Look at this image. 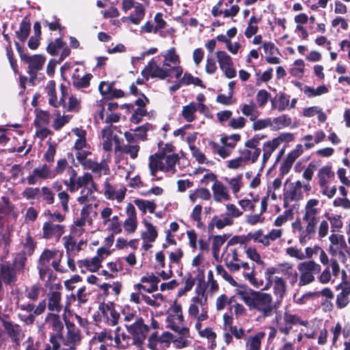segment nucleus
Here are the masks:
<instances>
[{
	"instance_id": "obj_1",
	"label": "nucleus",
	"mask_w": 350,
	"mask_h": 350,
	"mask_svg": "<svg viewBox=\"0 0 350 350\" xmlns=\"http://www.w3.org/2000/svg\"><path fill=\"white\" fill-rule=\"evenodd\" d=\"M321 206L317 199L308 200L303 210L302 220L305 224L303 226L301 221L297 219L292 223L293 232L297 234L299 243L305 245L316 234L317 224L320 221Z\"/></svg>"
},
{
	"instance_id": "obj_2",
	"label": "nucleus",
	"mask_w": 350,
	"mask_h": 350,
	"mask_svg": "<svg viewBox=\"0 0 350 350\" xmlns=\"http://www.w3.org/2000/svg\"><path fill=\"white\" fill-rule=\"evenodd\" d=\"M236 294L250 310L260 313L264 319L272 317L278 308L268 293L241 286L236 290Z\"/></svg>"
},
{
	"instance_id": "obj_3",
	"label": "nucleus",
	"mask_w": 350,
	"mask_h": 350,
	"mask_svg": "<svg viewBox=\"0 0 350 350\" xmlns=\"http://www.w3.org/2000/svg\"><path fill=\"white\" fill-rule=\"evenodd\" d=\"M167 327L180 334H185L188 329L183 325V316L180 304L174 303L168 310L166 318Z\"/></svg>"
},
{
	"instance_id": "obj_4",
	"label": "nucleus",
	"mask_w": 350,
	"mask_h": 350,
	"mask_svg": "<svg viewBox=\"0 0 350 350\" xmlns=\"http://www.w3.org/2000/svg\"><path fill=\"white\" fill-rule=\"evenodd\" d=\"M263 136L255 135L252 138L245 142V148L240 149L239 152L246 163H254L258 159L261 149L258 147L260 141Z\"/></svg>"
},
{
	"instance_id": "obj_5",
	"label": "nucleus",
	"mask_w": 350,
	"mask_h": 350,
	"mask_svg": "<svg viewBox=\"0 0 350 350\" xmlns=\"http://www.w3.org/2000/svg\"><path fill=\"white\" fill-rule=\"evenodd\" d=\"M297 269L300 273L299 286H303L314 281V275L321 271V266L313 260H309L299 263Z\"/></svg>"
},
{
	"instance_id": "obj_6",
	"label": "nucleus",
	"mask_w": 350,
	"mask_h": 350,
	"mask_svg": "<svg viewBox=\"0 0 350 350\" xmlns=\"http://www.w3.org/2000/svg\"><path fill=\"white\" fill-rule=\"evenodd\" d=\"M126 329L131 336L132 345L140 346L145 340L149 331L148 325L144 324L142 318H136L131 325H126Z\"/></svg>"
},
{
	"instance_id": "obj_7",
	"label": "nucleus",
	"mask_w": 350,
	"mask_h": 350,
	"mask_svg": "<svg viewBox=\"0 0 350 350\" xmlns=\"http://www.w3.org/2000/svg\"><path fill=\"white\" fill-rule=\"evenodd\" d=\"M126 188L122 184H113L106 178L103 187V193L106 199L121 203L125 198Z\"/></svg>"
},
{
	"instance_id": "obj_8",
	"label": "nucleus",
	"mask_w": 350,
	"mask_h": 350,
	"mask_svg": "<svg viewBox=\"0 0 350 350\" xmlns=\"http://www.w3.org/2000/svg\"><path fill=\"white\" fill-rule=\"evenodd\" d=\"M98 317L100 322L107 326L114 327L118 325L120 314L115 310L113 304L103 303L98 307Z\"/></svg>"
},
{
	"instance_id": "obj_9",
	"label": "nucleus",
	"mask_w": 350,
	"mask_h": 350,
	"mask_svg": "<svg viewBox=\"0 0 350 350\" xmlns=\"http://www.w3.org/2000/svg\"><path fill=\"white\" fill-rule=\"evenodd\" d=\"M57 254V250H44L40 256L38 263V269L41 280H44L46 278L49 279L53 274L51 269V260Z\"/></svg>"
},
{
	"instance_id": "obj_10",
	"label": "nucleus",
	"mask_w": 350,
	"mask_h": 350,
	"mask_svg": "<svg viewBox=\"0 0 350 350\" xmlns=\"http://www.w3.org/2000/svg\"><path fill=\"white\" fill-rule=\"evenodd\" d=\"M134 8V12L128 16L129 21L135 25H138L143 20L145 15V9L142 4L134 0H122V10L127 12Z\"/></svg>"
},
{
	"instance_id": "obj_11",
	"label": "nucleus",
	"mask_w": 350,
	"mask_h": 350,
	"mask_svg": "<svg viewBox=\"0 0 350 350\" xmlns=\"http://www.w3.org/2000/svg\"><path fill=\"white\" fill-rule=\"evenodd\" d=\"M171 68L160 67L157 62L152 59L142 71V76L148 80L149 77L164 79L170 75Z\"/></svg>"
},
{
	"instance_id": "obj_12",
	"label": "nucleus",
	"mask_w": 350,
	"mask_h": 350,
	"mask_svg": "<svg viewBox=\"0 0 350 350\" xmlns=\"http://www.w3.org/2000/svg\"><path fill=\"white\" fill-rule=\"evenodd\" d=\"M109 254L110 252L106 247H99L96 251V256L90 259H85L80 262L81 267H84L88 270L95 272L99 269L103 260Z\"/></svg>"
},
{
	"instance_id": "obj_13",
	"label": "nucleus",
	"mask_w": 350,
	"mask_h": 350,
	"mask_svg": "<svg viewBox=\"0 0 350 350\" xmlns=\"http://www.w3.org/2000/svg\"><path fill=\"white\" fill-rule=\"evenodd\" d=\"M55 178V172L47 164H43L35 167L32 173L27 176V180L29 185H35L38 180L53 179Z\"/></svg>"
},
{
	"instance_id": "obj_14",
	"label": "nucleus",
	"mask_w": 350,
	"mask_h": 350,
	"mask_svg": "<svg viewBox=\"0 0 350 350\" xmlns=\"http://www.w3.org/2000/svg\"><path fill=\"white\" fill-rule=\"evenodd\" d=\"M283 319L284 325H279V332L284 336H288L290 334L293 325L299 324L307 327L309 324L308 321L302 320L298 315L287 312L284 313Z\"/></svg>"
},
{
	"instance_id": "obj_15",
	"label": "nucleus",
	"mask_w": 350,
	"mask_h": 350,
	"mask_svg": "<svg viewBox=\"0 0 350 350\" xmlns=\"http://www.w3.org/2000/svg\"><path fill=\"white\" fill-rule=\"evenodd\" d=\"M65 325L66 327V334L63 339L64 345H72L77 347L79 345L81 340V334L80 330L75 326V325L67 321L66 317H64Z\"/></svg>"
},
{
	"instance_id": "obj_16",
	"label": "nucleus",
	"mask_w": 350,
	"mask_h": 350,
	"mask_svg": "<svg viewBox=\"0 0 350 350\" xmlns=\"http://www.w3.org/2000/svg\"><path fill=\"white\" fill-rule=\"evenodd\" d=\"M330 245L329 250L333 256H340L345 259L344 250L347 248L345 237L342 234H332L329 237Z\"/></svg>"
},
{
	"instance_id": "obj_17",
	"label": "nucleus",
	"mask_w": 350,
	"mask_h": 350,
	"mask_svg": "<svg viewBox=\"0 0 350 350\" xmlns=\"http://www.w3.org/2000/svg\"><path fill=\"white\" fill-rule=\"evenodd\" d=\"M65 231V226L61 224H56L49 221L43 224L42 237L45 239L55 238L59 240Z\"/></svg>"
},
{
	"instance_id": "obj_18",
	"label": "nucleus",
	"mask_w": 350,
	"mask_h": 350,
	"mask_svg": "<svg viewBox=\"0 0 350 350\" xmlns=\"http://www.w3.org/2000/svg\"><path fill=\"white\" fill-rule=\"evenodd\" d=\"M126 219L123 223V228L128 234H133L137 228V214L135 206L131 203H128L126 207Z\"/></svg>"
},
{
	"instance_id": "obj_19",
	"label": "nucleus",
	"mask_w": 350,
	"mask_h": 350,
	"mask_svg": "<svg viewBox=\"0 0 350 350\" xmlns=\"http://www.w3.org/2000/svg\"><path fill=\"white\" fill-rule=\"evenodd\" d=\"M226 247L223 253L224 261L226 266L232 272L238 271L241 268L239 259L238 250L236 248L228 249Z\"/></svg>"
},
{
	"instance_id": "obj_20",
	"label": "nucleus",
	"mask_w": 350,
	"mask_h": 350,
	"mask_svg": "<svg viewBox=\"0 0 350 350\" xmlns=\"http://www.w3.org/2000/svg\"><path fill=\"white\" fill-rule=\"evenodd\" d=\"M217 58L220 68L224 72L226 77L231 79L236 76V71L232 68L231 57L225 51L217 52Z\"/></svg>"
},
{
	"instance_id": "obj_21",
	"label": "nucleus",
	"mask_w": 350,
	"mask_h": 350,
	"mask_svg": "<svg viewBox=\"0 0 350 350\" xmlns=\"http://www.w3.org/2000/svg\"><path fill=\"white\" fill-rule=\"evenodd\" d=\"M206 302L192 301L189 306L188 314L191 318L198 321H205L208 318L207 310L204 307Z\"/></svg>"
},
{
	"instance_id": "obj_22",
	"label": "nucleus",
	"mask_w": 350,
	"mask_h": 350,
	"mask_svg": "<svg viewBox=\"0 0 350 350\" xmlns=\"http://www.w3.org/2000/svg\"><path fill=\"white\" fill-rule=\"evenodd\" d=\"M336 290L340 292L336 296V304L338 308L342 309L349 303L350 282L343 280L336 286Z\"/></svg>"
},
{
	"instance_id": "obj_23",
	"label": "nucleus",
	"mask_w": 350,
	"mask_h": 350,
	"mask_svg": "<svg viewBox=\"0 0 350 350\" xmlns=\"http://www.w3.org/2000/svg\"><path fill=\"white\" fill-rule=\"evenodd\" d=\"M287 291L286 280L280 276L273 278V293L276 299V304L280 305L284 298Z\"/></svg>"
},
{
	"instance_id": "obj_24",
	"label": "nucleus",
	"mask_w": 350,
	"mask_h": 350,
	"mask_svg": "<svg viewBox=\"0 0 350 350\" xmlns=\"http://www.w3.org/2000/svg\"><path fill=\"white\" fill-rule=\"evenodd\" d=\"M223 3L224 0H219L213 7L211 14L214 17H219L223 15L224 18H233L239 13L240 9L238 5H232L229 9L224 10L222 8Z\"/></svg>"
},
{
	"instance_id": "obj_25",
	"label": "nucleus",
	"mask_w": 350,
	"mask_h": 350,
	"mask_svg": "<svg viewBox=\"0 0 350 350\" xmlns=\"http://www.w3.org/2000/svg\"><path fill=\"white\" fill-rule=\"evenodd\" d=\"M24 62L29 65V73L31 77L36 76L37 72L43 67L45 59L42 55H34L32 56H24Z\"/></svg>"
},
{
	"instance_id": "obj_26",
	"label": "nucleus",
	"mask_w": 350,
	"mask_h": 350,
	"mask_svg": "<svg viewBox=\"0 0 350 350\" xmlns=\"http://www.w3.org/2000/svg\"><path fill=\"white\" fill-rule=\"evenodd\" d=\"M47 308L53 313H59L62 308V295L58 291L49 292L47 295Z\"/></svg>"
},
{
	"instance_id": "obj_27",
	"label": "nucleus",
	"mask_w": 350,
	"mask_h": 350,
	"mask_svg": "<svg viewBox=\"0 0 350 350\" xmlns=\"http://www.w3.org/2000/svg\"><path fill=\"white\" fill-rule=\"evenodd\" d=\"M84 169L90 170L99 177L103 174L109 175L110 174V169L107 159H103L100 163L92 160Z\"/></svg>"
},
{
	"instance_id": "obj_28",
	"label": "nucleus",
	"mask_w": 350,
	"mask_h": 350,
	"mask_svg": "<svg viewBox=\"0 0 350 350\" xmlns=\"http://www.w3.org/2000/svg\"><path fill=\"white\" fill-rule=\"evenodd\" d=\"M280 274L284 276L289 284L293 286L298 282V273L293 264L284 262L282 263Z\"/></svg>"
},
{
	"instance_id": "obj_29",
	"label": "nucleus",
	"mask_w": 350,
	"mask_h": 350,
	"mask_svg": "<svg viewBox=\"0 0 350 350\" xmlns=\"http://www.w3.org/2000/svg\"><path fill=\"white\" fill-rule=\"evenodd\" d=\"M208 145L214 154H217L219 157L223 159L230 157L233 152V150L231 149L232 146H227L225 144L221 142L217 143L213 141H209Z\"/></svg>"
},
{
	"instance_id": "obj_30",
	"label": "nucleus",
	"mask_w": 350,
	"mask_h": 350,
	"mask_svg": "<svg viewBox=\"0 0 350 350\" xmlns=\"http://www.w3.org/2000/svg\"><path fill=\"white\" fill-rule=\"evenodd\" d=\"M302 183L300 180H297L292 183L289 189L284 194L285 202L297 201L302 198Z\"/></svg>"
},
{
	"instance_id": "obj_31",
	"label": "nucleus",
	"mask_w": 350,
	"mask_h": 350,
	"mask_svg": "<svg viewBox=\"0 0 350 350\" xmlns=\"http://www.w3.org/2000/svg\"><path fill=\"white\" fill-rule=\"evenodd\" d=\"M114 142L116 144L115 146V151L116 152H121L124 154H129L132 159H135L138 156V152L139 151L140 147L138 144H125L124 146H121L119 139L118 137H114Z\"/></svg>"
},
{
	"instance_id": "obj_32",
	"label": "nucleus",
	"mask_w": 350,
	"mask_h": 350,
	"mask_svg": "<svg viewBox=\"0 0 350 350\" xmlns=\"http://www.w3.org/2000/svg\"><path fill=\"white\" fill-rule=\"evenodd\" d=\"M212 190L215 201L219 202L229 200L228 188L221 182L215 181L212 186Z\"/></svg>"
},
{
	"instance_id": "obj_33",
	"label": "nucleus",
	"mask_w": 350,
	"mask_h": 350,
	"mask_svg": "<svg viewBox=\"0 0 350 350\" xmlns=\"http://www.w3.org/2000/svg\"><path fill=\"white\" fill-rule=\"evenodd\" d=\"M149 169L150 174L154 176L158 171L164 172V162L163 153L154 154L149 157Z\"/></svg>"
},
{
	"instance_id": "obj_34",
	"label": "nucleus",
	"mask_w": 350,
	"mask_h": 350,
	"mask_svg": "<svg viewBox=\"0 0 350 350\" xmlns=\"http://www.w3.org/2000/svg\"><path fill=\"white\" fill-rule=\"evenodd\" d=\"M46 321L52 327L57 336L62 338V331L64 328V324L61 321L59 313H49L46 316Z\"/></svg>"
},
{
	"instance_id": "obj_35",
	"label": "nucleus",
	"mask_w": 350,
	"mask_h": 350,
	"mask_svg": "<svg viewBox=\"0 0 350 350\" xmlns=\"http://www.w3.org/2000/svg\"><path fill=\"white\" fill-rule=\"evenodd\" d=\"M161 56L163 57V66L165 69L166 68H172V67L178 65L180 63L179 56L177 55L174 47L161 53Z\"/></svg>"
},
{
	"instance_id": "obj_36",
	"label": "nucleus",
	"mask_w": 350,
	"mask_h": 350,
	"mask_svg": "<svg viewBox=\"0 0 350 350\" xmlns=\"http://www.w3.org/2000/svg\"><path fill=\"white\" fill-rule=\"evenodd\" d=\"M290 96L284 92H279L276 96L271 100V109H276L279 112L284 111L289 105Z\"/></svg>"
},
{
	"instance_id": "obj_37",
	"label": "nucleus",
	"mask_w": 350,
	"mask_h": 350,
	"mask_svg": "<svg viewBox=\"0 0 350 350\" xmlns=\"http://www.w3.org/2000/svg\"><path fill=\"white\" fill-rule=\"evenodd\" d=\"M55 336H51L50 341L53 345L51 347L49 344L42 343L36 342L33 343V341L29 338L24 342L25 345V350H57V346L54 342Z\"/></svg>"
},
{
	"instance_id": "obj_38",
	"label": "nucleus",
	"mask_w": 350,
	"mask_h": 350,
	"mask_svg": "<svg viewBox=\"0 0 350 350\" xmlns=\"http://www.w3.org/2000/svg\"><path fill=\"white\" fill-rule=\"evenodd\" d=\"M335 176V173L330 165H325L320 168L317 173L319 184L320 186L327 185L332 178Z\"/></svg>"
},
{
	"instance_id": "obj_39",
	"label": "nucleus",
	"mask_w": 350,
	"mask_h": 350,
	"mask_svg": "<svg viewBox=\"0 0 350 350\" xmlns=\"http://www.w3.org/2000/svg\"><path fill=\"white\" fill-rule=\"evenodd\" d=\"M240 108L241 113L248 117L251 121L256 120L260 116V111L256 105L253 101H251L248 104H242Z\"/></svg>"
},
{
	"instance_id": "obj_40",
	"label": "nucleus",
	"mask_w": 350,
	"mask_h": 350,
	"mask_svg": "<svg viewBox=\"0 0 350 350\" xmlns=\"http://www.w3.org/2000/svg\"><path fill=\"white\" fill-rule=\"evenodd\" d=\"M143 224L146 228V230L142 233V239L144 242H154L157 237V231L156 228L146 219L143 221Z\"/></svg>"
},
{
	"instance_id": "obj_41",
	"label": "nucleus",
	"mask_w": 350,
	"mask_h": 350,
	"mask_svg": "<svg viewBox=\"0 0 350 350\" xmlns=\"http://www.w3.org/2000/svg\"><path fill=\"white\" fill-rule=\"evenodd\" d=\"M265 336V332H260L254 336H250L246 342L247 350H260L261 341Z\"/></svg>"
},
{
	"instance_id": "obj_42",
	"label": "nucleus",
	"mask_w": 350,
	"mask_h": 350,
	"mask_svg": "<svg viewBox=\"0 0 350 350\" xmlns=\"http://www.w3.org/2000/svg\"><path fill=\"white\" fill-rule=\"evenodd\" d=\"M291 122L290 117L283 114L273 120L271 119V129L273 131H278L288 126L291 124Z\"/></svg>"
},
{
	"instance_id": "obj_43",
	"label": "nucleus",
	"mask_w": 350,
	"mask_h": 350,
	"mask_svg": "<svg viewBox=\"0 0 350 350\" xmlns=\"http://www.w3.org/2000/svg\"><path fill=\"white\" fill-rule=\"evenodd\" d=\"M92 75L90 73L85 74L83 76L74 74L72 77V85L77 89L86 88L90 85Z\"/></svg>"
},
{
	"instance_id": "obj_44",
	"label": "nucleus",
	"mask_w": 350,
	"mask_h": 350,
	"mask_svg": "<svg viewBox=\"0 0 350 350\" xmlns=\"http://www.w3.org/2000/svg\"><path fill=\"white\" fill-rule=\"evenodd\" d=\"M163 162H164V172L175 173V165L178 161V156L176 154H167L163 153Z\"/></svg>"
},
{
	"instance_id": "obj_45",
	"label": "nucleus",
	"mask_w": 350,
	"mask_h": 350,
	"mask_svg": "<svg viewBox=\"0 0 350 350\" xmlns=\"http://www.w3.org/2000/svg\"><path fill=\"white\" fill-rule=\"evenodd\" d=\"M233 224V220L230 217H225L223 219H220L217 216H214L210 224H208V229L213 230L215 226L217 229L220 230L226 226H231Z\"/></svg>"
},
{
	"instance_id": "obj_46",
	"label": "nucleus",
	"mask_w": 350,
	"mask_h": 350,
	"mask_svg": "<svg viewBox=\"0 0 350 350\" xmlns=\"http://www.w3.org/2000/svg\"><path fill=\"white\" fill-rule=\"evenodd\" d=\"M196 108L195 102H191L183 106L181 111L182 116L188 122H191L196 120Z\"/></svg>"
},
{
	"instance_id": "obj_47",
	"label": "nucleus",
	"mask_w": 350,
	"mask_h": 350,
	"mask_svg": "<svg viewBox=\"0 0 350 350\" xmlns=\"http://www.w3.org/2000/svg\"><path fill=\"white\" fill-rule=\"evenodd\" d=\"M302 91L307 97L312 98L327 93L328 88L325 85L318 86L317 88H313L308 85H304L302 89Z\"/></svg>"
},
{
	"instance_id": "obj_48",
	"label": "nucleus",
	"mask_w": 350,
	"mask_h": 350,
	"mask_svg": "<svg viewBox=\"0 0 350 350\" xmlns=\"http://www.w3.org/2000/svg\"><path fill=\"white\" fill-rule=\"evenodd\" d=\"M76 181L80 188L93 187L94 191H97V185L93 180V176L90 173H84L83 176H79Z\"/></svg>"
},
{
	"instance_id": "obj_49",
	"label": "nucleus",
	"mask_w": 350,
	"mask_h": 350,
	"mask_svg": "<svg viewBox=\"0 0 350 350\" xmlns=\"http://www.w3.org/2000/svg\"><path fill=\"white\" fill-rule=\"evenodd\" d=\"M279 145L275 140L273 139L266 142L262 146V160L265 163L270 158L272 153L278 148Z\"/></svg>"
},
{
	"instance_id": "obj_50",
	"label": "nucleus",
	"mask_w": 350,
	"mask_h": 350,
	"mask_svg": "<svg viewBox=\"0 0 350 350\" xmlns=\"http://www.w3.org/2000/svg\"><path fill=\"white\" fill-rule=\"evenodd\" d=\"M30 28L31 24L27 18L23 19L20 24L19 29L16 32L18 39L24 42L29 35Z\"/></svg>"
},
{
	"instance_id": "obj_51",
	"label": "nucleus",
	"mask_w": 350,
	"mask_h": 350,
	"mask_svg": "<svg viewBox=\"0 0 350 350\" xmlns=\"http://www.w3.org/2000/svg\"><path fill=\"white\" fill-rule=\"evenodd\" d=\"M73 133L78 137L75 144V149L76 151L83 150L87 146V142L85 139L86 132L85 131L76 128L72 130Z\"/></svg>"
},
{
	"instance_id": "obj_52",
	"label": "nucleus",
	"mask_w": 350,
	"mask_h": 350,
	"mask_svg": "<svg viewBox=\"0 0 350 350\" xmlns=\"http://www.w3.org/2000/svg\"><path fill=\"white\" fill-rule=\"evenodd\" d=\"M305 63L304 60L296 59L289 70V73L295 77L301 78L304 75Z\"/></svg>"
},
{
	"instance_id": "obj_53",
	"label": "nucleus",
	"mask_w": 350,
	"mask_h": 350,
	"mask_svg": "<svg viewBox=\"0 0 350 350\" xmlns=\"http://www.w3.org/2000/svg\"><path fill=\"white\" fill-rule=\"evenodd\" d=\"M134 203L143 214H145L147 211L152 213L157 207L153 201L137 199L134 201Z\"/></svg>"
},
{
	"instance_id": "obj_54",
	"label": "nucleus",
	"mask_w": 350,
	"mask_h": 350,
	"mask_svg": "<svg viewBox=\"0 0 350 350\" xmlns=\"http://www.w3.org/2000/svg\"><path fill=\"white\" fill-rule=\"evenodd\" d=\"M249 236L250 240H253L254 242L261 243L265 247L269 246L267 234H264L262 230L259 229L253 232H250Z\"/></svg>"
},
{
	"instance_id": "obj_55",
	"label": "nucleus",
	"mask_w": 350,
	"mask_h": 350,
	"mask_svg": "<svg viewBox=\"0 0 350 350\" xmlns=\"http://www.w3.org/2000/svg\"><path fill=\"white\" fill-rule=\"evenodd\" d=\"M243 174H239L236 176L231 178H226V182L228 183L229 187H230L232 193L236 194L239 193L242 188L243 184L242 182Z\"/></svg>"
},
{
	"instance_id": "obj_56",
	"label": "nucleus",
	"mask_w": 350,
	"mask_h": 350,
	"mask_svg": "<svg viewBox=\"0 0 350 350\" xmlns=\"http://www.w3.org/2000/svg\"><path fill=\"white\" fill-rule=\"evenodd\" d=\"M64 108L67 111L78 112L81 109V100L71 95L68 97V103L64 105Z\"/></svg>"
},
{
	"instance_id": "obj_57",
	"label": "nucleus",
	"mask_w": 350,
	"mask_h": 350,
	"mask_svg": "<svg viewBox=\"0 0 350 350\" xmlns=\"http://www.w3.org/2000/svg\"><path fill=\"white\" fill-rule=\"evenodd\" d=\"M259 22V19L257 18L255 16H252L250 17L247 26L245 29L244 34L246 38H250L252 36L255 35L258 30V27L257 24Z\"/></svg>"
},
{
	"instance_id": "obj_58",
	"label": "nucleus",
	"mask_w": 350,
	"mask_h": 350,
	"mask_svg": "<svg viewBox=\"0 0 350 350\" xmlns=\"http://www.w3.org/2000/svg\"><path fill=\"white\" fill-rule=\"evenodd\" d=\"M202 207L200 204L196 205L190 215V218L196 222V226L198 228H202L204 226L202 221Z\"/></svg>"
},
{
	"instance_id": "obj_59",
	"label": "nucleus",
	"mask_w": 350,
	"mask_h": 350,
	"mask_svg": "<svg viewBox=\"0 0 350 350\" xmlns=\"http://www.w3.org/2000/svg\"><path fill=\"white\" fill-rule=\"evenodd\" d=\"M66 45L61 38H57L49 44L46 50L51 55H57L59 50Z\"/></svg>"
},
{
	"instance_id": "obj_60",
	"label": "nucleus",
	"mask_w": 350,
	"mask_h": 350,
	"mask_svg": "<svg viewBox=\"0 0 350 350\" xmlns=\"http://www.w3.org/2000/svg\"><path fill=\"white\" fill-rule=\"evenodd\" d=\"M241 140V135L239 134H232L230 135H224L220 138L219 142L221 144H225L226 145L232 146L231 149L234 150L237 142Z\"/></svg>"
},
{
	"instance_id": "obj_61",
	"label": "nucleus",
	"mask_w": 350,
	"mask_h": 350,
	"mask_svg": "<svg viewBox=\"0 0 350 350\" xmlns=\"http://www.w3.org/2000/svg\"><path fill=\"white\" fill-rule=\"evenodd\" d=\"M247 163L240 156L234 159L228 160L226 162V167L230 170H237L243 169Z\"/></svg>"
},
{
	"instance_id": "obj_62",
	"label": "nucleus",
	"mask_w": 350,
	"mask_h": 350,
	"mask_svg": "<svg viewBox=\"0 0 350 350\" xmlns=\"http://www.w3.org/2000/svg\"><path fill=\"white\" fill-rule=\"evenodd\" d=\"M55 115L57 117L55 118L53 123V127L55 131L59 130L66 124L69 122L71 119V116L70 115L60 116V113L59 112L55 113Z\"/></svg>"
},
{
	"instance_id": "obj_63",
	"label": "nucleus",
	"mask_w": 350,
	"mask_h": 350,
	"mask_svg": "<svg viewBox=\"0 0 350 350\" xmlns=\"http://www.w3.org/2000/svg\"><path fill=\"white\" fill-rule=\"evenodd\" d=\"M189 335V332L185 334H180V336H178L175 338H173L172 342L174 346L178 349H183L188 347L190 345V340L187 339Z\"/></svg>"
},
{
	"instance_id": "obj_64",
	"label": "nucleus",
	"mask_w": 350,
	"mask_h": 350,
	"mask_svg": "<svg viewBox=\"0 0 350 350\" xmlns=\"http://www.w3.org/2000/svg\"><path fill=\"white\" fill-rule=\"evenodd\" d=\"M40 195L42 198L43 200H44L48 204H52L55 202V193L48 187H42L40 189Z\"/></svg>"
}]
</instances>
